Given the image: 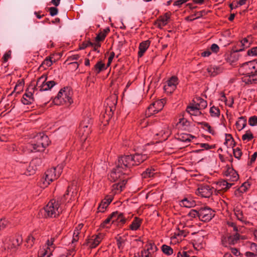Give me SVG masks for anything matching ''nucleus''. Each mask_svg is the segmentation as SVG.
I'll use <instances>...</instances> for the list:
<instances>
[{
    "label": "nucleus",
    "mask_w": 257,
    "mask_h": 257,
    "mask_svg": "<svg viewBox=\"0 0 257 257\" xmlns=\"http://www.w3.org/2000/svg\"><path fill=\"white\" fill-rule=\"evenodd\" d=\"M68 193L69 190H67L66 193L63 195L59 201H58L56 202L55 201H50L44 208L40 210L42 216L45 217H55L58 215L61 212V209L59 208L60 205L64 202L66 195H68Z\"/></svg>",
    "instance_id": "f257e3e1"
},
{
    "label": "nucleus",
    "mask_w": 257,
    "mask_h": 257,
    "mask_svg": "<svg viewBox=\"0 0 257 257\" xmlns=\"http://www.w3.org/2000/svg\"><path fill=\"white\" fill-rule=\"evenodd\" d=\"M132 162V155L121 156L118 158L116 168L114 169L110 175L111 180L116 181L120 177V173L126 168L134 166Z\"/></svg>",
    "instance_id": "f03ea898"
},
{
    "label": "nucleus",
    "mask_w": 257,
    "mask_h": 257,
    "mask_svg": "<svg viewBox=\"0 0 257 257\" xmlns=\"http://www.w3.org/2000/svg\"><path fill=\"white\" fill-rule=\"evenodd\" d=\"M49 145V139L43 133L36 135L28 146L30 152H39L44 150Z\"/></svg>",
    "instance_id": "7ed1b4c3"
},
{
    "label": "nucleus",
    "mask_w": 257,
    "mask_h": 257,
    "mask_svg": "<svg viewBox=\"0 0 257 257\" xmlns=\"http://www.w3.org/2000/svg\"><path fill=\"white\" fill-rule=\"evenodd\" d=\"M53 102L56 105H61L63 103L71 104L72 102L71 94L68 87L62 88L58 92L57 96L53 99Z\"/></svg>",
    "instance_id": "20e7f679"
},
{
    "label": "nucleus",
    "mask_w": 257,
    "mask_h": 257,
    "mask_svg": "<svg viewBox=\"0 0 257 257\" xmlns=\"http://www.w3.org/2000/svg\"><path fill=\"white\" fill-rule=\"evenodd\" d=\"M62 166L58 165L55 168H53L48 170L46 173L45 176L42 180L43 187L47 186L50 182L53 181L54 180L57 179L60 175L62 170ZM41 187H43L42 186Z\"/></svg>",
    "instance_id": "39448f33"
},
{
    "label": "nucleus",
    "mask_w": 257,
    "mask_h": 257,
    "mask_svg": "<svg viewBox=\"0 0 257 257\" xmlns=\"http://www.w3.org/2000/svg\"><path fill=\"white\" fill-rule=\"evenodd\" d=\"M47 79L46 75H42L38 78L34 88L35 89H39L40 91H47L51 89L56 84V83L53 80L47 81Z\"/></svg>",
    "instance_id": "423d86ee"
},
{
    "label": "nucleus",
    "mask_w": 257,
    "mask_h": 257,
    "mask_svg": "<svg viewBox=\"0 0 257 257\" xmlns=\"http://www.w3.org/2000/svg\"><path fill=\"white\" fill-rule=\"evenodd\" d=\"M214 215V211L209 207L201 208L199 210V218L202 221H209Z\"/></svg>",
    "instance_id": "0eeeda50"
},
{
    "label": "nucleus",
    "mask_w": 257,
    "mask_h": 257,
    "mask_svg": "<svg viewBox=\"0 0 257 257\" xmlns=\"http://www.w3.org/2000/svg\"><path fill=\"white\" fill-rule=\"evenodd\" d=\"M165 102L166 100L164 99H162L152 103L148 108L149 116L161 111L163 109Z\"/></svg>",
    "instance_id": "6e6552de"
},
{
    "label": "nucleus",
    "mask_w": 257,
    "mask_h": 257,
    "mask_svg": "<svg viewBox=\"0 0 257 257\" xmlns=\"http://www.w3.org/2000/svg\"><path fill=\"white\" fill-rule=\"evenodd\" d=\"M22 239L21 237H18L15 239L10 238L8 241L4 242L5 247L7 248L12 252L15 251L18 247L21 244Z\"/></svg>",
    "instance_id": "1a4fd4ad"
},
{
    "label": "nucleus",
    "mask_w": 257,
    "mask_h": 257,
    "mask_svg": "<svg viewBox=\"0 0 257 257\" xmlns=\"http://www.w3.org/2000/svg\"><path fill=\"white\" fill-rule=\"evenodd\" d=\"M111 217L113 218V222L117 225H122L126 222V218L124 217L123 214L118 211L111 213Z\"/></svg>",
    "instance_id": "9d476101"
},
{
    "label": "nucleus",
    "mask_w": 257,
    "mask_h": 257,
    "mask_svg": "<svg viewBox=\"0 0 257 257\" xmlns=\"http://www.w3.org/2000/svg\"><path fill=\"white\" fill-rule=\"evenodd\" d=\"M89 121L90 119L87 118L85 119L83 122H81L80 124L81 132L82 133V135L81 138V141H85L89 133V128H88V125H87V123H89Z\"/></svg>",
    "instance_id": "9b49d317"
},
{
    "label": "nucleus",
    "mask_w": 257,
    "mask_h": 257,
    "mask_svg": "<svg viewBox=\"0 0 257 257\" xmlns=\"http://www.w3.org/2000/svg\"><path fill=\"white\" fill-rule=\"evenodd\" d=\"M197 193L205 197H209L212 193V188L208 185H202L197 189Z\"/></svg>",
    "instance_id": "f8f14e48"
},
{
    "label": "nucleus",
    "mask_w": 257,
    "mask_h": 257,
    "mask_svg": "<svg viewBox=\"0 0 257 257\" xmlns=\"http://www.w3.org/2000/svg\"><path fill=\"white\" fill-rule=\"evenodd\" d=\"M224 174L229 178L228 180L231 181H235L238 179V175L237 172L231 168H228Z\"/></svg>",
    "instance_id": "ddd939ff"
},
{
    "label": "nucleus",
    "mask_w": 257,
    "mask_h": 257,
    "mask_svg": "<svg viewBox=\"0 0 257 257\" xmlns=\"http://www.w3.org/2000/svg\"><path fill=\"white\" fill-rule=\"evenodd\" d=\"M102 238V236L100 235L92 236L91 238L89 239L88 245L91 248H95L101 242Z\"/></svg>",
    "instance_id": "4468645a"
},
{
    "label": "nucleus",
    "mask_w": 257,
    "mask_h": 257,
    "mask_svg": "<svg viewBox=\"0 0 257 257\" xmlns=\"http://www.w3.org/2000/svg\"><path fill=\"white\" fill-rule=\"evenodd\" d=\"M132 162L135 164V165H138L144 162L147 159V156L145 155L135 154L134 155H132Z\"/></svg>",
    "instance_id": "2eb2a0df"
},
{
    "label": "nucleus",
    "mask_w": 257,
    "mask_h": 257,
    "mask_svg": "<svg viewBox=\"0 0 257 257\" xmlns=\"http://www.w3.org/2000/svg\"><path fill=\"white\" fill-rule=\"evenodd\" d=\"M207 70L209 74L212 76H215L222 71L220 67L215 65L210 66Z\"/></svg>",
    "instance_id": "dca6fc26"
},
{
    "label": "nucleus",
    "mask_w": 257,
    "mask_h": 257,
    "mask_svg": "<svg viewBox=\"0 0 257 257\" xmlns=\"http://www.w3.org/2000/svg\"><path fill=\"white\" fill-rule=\"evenodd\" d=\"M150 43L147 41L141 43L139 46L138 56L141 57L149 47Z\"/></svg>",
    "instance_id": "f3484780"
},
{
    "label": "nucleus",
    "mask_w": 257,
    "mask_h": 257,
    "mask_svg": "<svg viewBox=\"0 0 257 257\" xmlns=\"http://www.w3.org/2000/svg\"><path fill=\"white\" fill-rule=\"evenodd\" d=\"M246 125V119L244 116H241L236 122V126L239 131L244 128Z\"/></svg>",
    "instance_id": "a211bd4d"
},
{
    "label": "nucleus",
    "mask_w": 257,
    "mask_h": 257,
    "mask_svg": "<svg viewBox=\"0 0 257 257\" xmlns=\"http://www.w3.org/2000/svg\"><path fill=\"white\" fill-rule=\"evenodd\" d=\"M83 226V224L81 223L77 225V226L75 228L74 233H73V239L72 241V243H73L75 242H77L79 238V234L80 233V231L82 228Z\"/></svg>",
    "instance_id": "6ab92c4d"
},
{
    "label": "nucleus",
    "mask_w": 257,
    "mask_h": 257,
    "mask_svg": "<svg viewBox=\"0 0 257 257\" xmlns=\"http://www.w3.org/2000/svg\"><path fill=\"white\" fill-rule=\"evenodd\" d=\"M155 170L153 168H148L142 173V177L144 178L153 177L157 174V172H155Z\"/></svg>",
    "instance_id": "aec40b11"
},
{
    "label": "nucleus",
    "mask_w": 257,
    "mask_h": 257,
    "mask_svg": "<svg viewBox=\"0 0 257 257\" xmlns=\"http://www.w3.org/2000/svg\"><path fill=\"white\" fill-rule=\"evenodd\" d=\"M142 220L138 217H135L132 224L130 225V228L132 230H137L140 226Z\"/></svg>",
    "instance_id": "412c9836"
},
{
    "label": "nucleus",
    "mask_w": 257,
    "mask_h": 257,
    "mask_svg": "<svg viewBox=\"0 0 257 257\" xmlns=\"http://www.w3.org/2000/svg\"><path fill=\"white\" fill-rule=\"evenodd\" d=\"M178 83V78L176 76H173L169 80L167 81L166 85L169 87H173V88H176V86Z\"/></svg>",
    "instance_id": "4be33fe9"
},
{
    "label": "nucleus",
    "mask_w": 257,
    "mask_h": 257,
    "mask_svg": "<svg viewBox=\"0 0 257 257\" xmlns=\"http://www.w3.org/2000/svg\"><path fill=\"white\" fill-rule=\"evenodd\" d=\"M239 238V234L238 233H236L233 235H229V236H228L227 241H228L230 244L234 245L237 242Z\"/></svg>",
    "instance_id": "5701e85b"
},
{
    "label": "nucleus",
    "mask_w": 257,
    "mask_h": 257,
    "mask_svg": "<svg viewBox=\"0 0 257 257\" xmlns=\"http://www.w3.org/2000/svg\"><path fill=\"white\" fill-rule=\"evenodd\" d=\"M170 19V15L168 13L165 14L163 17H161L159 20V27L166 26L168 23V20Z\"/></svg>",
    "instance_id": "b1692460"
},
{
    "label": "nucleus",
    "mask_w": 257,
    "mask_h": 257,
    "mask_svg": "<svg viewBox=\"0 0 257 257\" xmlns=\"http://www.w3.org/2000/svg\"><path fill=\"white\" fill-rule=\"evenodd\" d=\"M186 111L191 115L195 116L199 115L201 114V112L199 111V108L196 106H188Z\"/></svg>",
    "instance_id": "393cba45"
},
{
    "label": "nucleus",
    "mask_w": 257,
    "mask_h": 257,
    "mask_svg": "<svg viewBox=\"0 0 257 257\" xmlns=\"http://www.w3.org/2000/svg\"><path fill=\"white\" fill-rule=\"evenodd\" d=\"M194 138V137L187 134H181L178 138V140L183 142H190L191 139Z\"/></svg>",
    "instance_id": "a878e982"
},
{
    "label": "nucleus",
    "mask_w": 257,
    "mask_h": 257,
    "mask_svg": "<svg viewBox=\"0 0 257 257\" xmlns=\"http://www.w3.org/2000/svg\"><path fill=\"white\" fill-rule=\"evenodd\" d=\"M182 205L185 207L191 208L195 205V202L192 200H189L187 198L183 199L182 202Z\"/></svg>",
    "instance_id": "bb28decb"
},
{
    "label": "nucleus",
    "mask_w": 257,
    "mask_h": 257,
    "mask_svg": "<svg viewBox=\"0 0 257 257\" xmlns=\"http://www.w3.org/2000/svg\"><path fill=\"white\" fill-rule=\"evenodd\" d=\"M256 76V74L255 72H251L247 73L246 76L244 78V81L246 83H253V81H252V78Z\"/></svg>",
    "instance_id": "cd10ccee"
},
{
    "label": "nucleus",
    "mask_w": 257,
    "mask_h": 257,
    "mask_svg": "<svg viewBox=\"0 0 257 257\" xmlns=\"http://www.w3.org/2000/svg\"><path fill=\"white\" fill-rule=\"evenodd\" d=\"M111 223H113L111 214L101 223V226L108 228Z\"/></svg>",
    "instance_id": "c85d7f7f"
},
{
    "label": "nucleus",
    "mask_w": 257,
    "mask_h": 257,
    "mask_svg": "<svg viewBox=\"0 0 257 257\" xmlns=\"http://www.w3.org/2000/svg\"><path fill=\"white\" fill-rule=\"evenodd\" d=\"M161 248H162V251L164 253H165L168 255L172 254L173 252V249L170 246H169L168 245L164 244L162 246Z\"/></svg>",
    "instance_id": "c756f323"
},
{
    "label": "nucleus",
    "mask_w": 257,
    "mask_h": 257,
    "mask_svg": "<svg viewBox=\"0 0 257 257\" xmlns=\"http://www.w3.org/2000/svg\"><path fill=\"white\" fill-rule=\"evenodd\" d=\"M219 184L222 187V189L225 191L233 185V183H229L227 181L223 180L221 181Z\"/></svg>",
    "instance_id": "7c9ffc66"
},
{
    "label": "nucleus",
    "mask_w": 257,
    "mask_h": 257,
    "mask_svg": "<svg viewBox=\"0 0 257 257\" xmlns=\"http://www.w3.org/2000/svg\"><path fill=\"white\" fill-rule=\"evenodd\" d=\"M41 163L42 161L40 159L35 158L30 162V165L32 168L35 167L37 169V166H40Z\"/></svg>",
    "instance_id": "2f4dec72"
},
{
    "label": "nucleus",
    "mask_w": 257,
    "mask_h": 257,
    "mask_svg": "<svg viewBox=\"0 0 257 257\" xmlns=\"http://www.w3.org/2000/svg\"><path fill=\"white\" fill-rule=\"evenodd\" d=\"M104 67V64L101 62H97L95 66L94 70L96 71L97 73H99Z\"/></svg>",
    "instance_id": "473e14b6"
},
{
    "label": "nucleus",
    "mask_w": 257,
    "mask_h": 257,
    "mask_svg": "<svg viewBox=\"0 0 257 257\" xmlns=\"http://www.w3.org/2000/svg\"><path fill=\"white\" fill-rule=\"evenodd\" d=\"M9 221L6 218H2L0 219V230L6 228L8 226Z\"/></svg>",
    "instance_id": "72a5a7b5"
},
{
    "label": "nucleus",
    "mask_w": 257,
    "mask_h": 257,
    "mask_svg": "<svg viewBox=\"0 0 257 257\" xmlns=\"http://www.w3.org/2000/svg\"><path fill=\"white\" fill-rule=\"evenodd\" d=\"M210 112L212 116H218L220 114V110L218 108L213 106L210 108Z\"/></svg>",
    "instance_id": "f704fd0d"
},
{
    "label": "nucleus",
    "mask_w": 257,
    "mask_h": 257,
    "mask_svg": "<svg viewBox=\"0 0 257 257\" xmlns=\"http://www.w3.org/2000/svg\"><path fill=\"white\" fill-rule=\"evenodd\" d=\"M253 136L250 131H246V133L242 136V139L243 141L247 140L249 141L253 139Z\"/></svg>",
    "instance_id": "c9c22d12"
},
{
    "label": "nucleus",
    "mask_w": 257,
    "mask_h": 257,
    "mask_svg": "<svg viewBox=\"0 0 257 257\" xmlns=\"http://www.w3.org/2000/svg\"><path fill=\"white\" fill-rule=\"evenodd\" d=\"M249 183L247 182H245L240 187L239 190L241 193L245 192L249 187Z\"/></svg>",
    "instance_id": "e433bc0d"
},
{
    "label": "nucleus",
    "mask_w": 257,
    "mask_h": 257,
    "mask_svg": "<svg viewBox=\"0 0 257 257\" xmlns=\"http://www.w3.org/2000/svg\"><path fill=\"white\" fill-rule=\"evenodd\" d=\"M249 125L254 126L257 124V116H252L249 117L248 120Z\"/></svg>",
    "instance_id": "4c0bfd02"
},
{
    "label": "nucleus",
    "mask_w": 257,
    "mask_h": 257,
    "mask_svg": "<svg viewBox=\"0 0 257 257\" xmlns=\"http://www.w3.org/2000/svg\"><path fill=\"white\" fill-rule=\"evenodd\" d=\"M234 156L237 158L239 159L242 155V152L239 148H237L233 150Z\"/></svg>",
    "instance_id": "58836bf2"
},
{
    "label": "nucleus",
    "mask_w": 257,
    "mask_h": 257,
    "mask_svg": "<svg viewBox=\"0 0 257 257\" xmlns=\"http://www.w3.org/2000/svg\"><path fill=\"white\" fill-rule=\"evenodd\" d=\"M108 205L105 202V201L103 200L101 202V203L100 204L98 209L99 210V212H103L104 211V209H105Z\"/></svg>",
    "instance_id": "ea45409f"
},
{
    "label": "nucleus",
    "mask_w": 257,
    "mask_h": 257,
    "mask_svg": "<svg viewBox=\"0 0 257 257\" xmlns=\"http://www.w3.org/2000/svg\"><path fill=\"white\" fill-rule=\"evenodd\" d=\"M188 216L192 218H195L196 216L199 217V211H197L194 209L191 210L188 213Z\"/></svg>",
    "instance_id": "a19ab883"
},
{
    "label": "nucleus",
    "mask_w": 257,
    "mask_h": 257,
    "mask_svg": "<svg viewBox=\"0 0 257 257\" xmlns=\"http://www.w3.org/2000/svg\"><path fill=\"white\" fill-rule=\"evenodd\" d=\"M106 37V34L102 32L99 33L96 37V40L97 41H103Z\"/></svg>",
    "instance_id": "79ce46f5"
},
{
    "label": "nucleus",
    "mask_w": 257,
    "mask_h": 257,
    "mask_svg": "<svg viewBox=\"0 0 257 257\" xmlns=\"http://www.w3.org/2000/svg\"><path fill=\"white\" fill-rule=\"evenodd\" d=\"M35 240V238L31 236V235H29L27 239V243L28 244V246H32L33 243H34V240Z\"/></svg>",
    "instance_id": "37998d69"
},
{
    "label": "nucleus",
    "mask_w": 257,
    "mask_h": 257,
    "mask_svg": "<svg viewBox=\"0 0 257 257\" xmlns=\"http://www.w3.org/2000/svg\"><path fill=\"white\" fill-rule=\"evenodd\" d=\"M147 250L152 253L156 251L157 250V247L155 244L150 243L148 246Z\"/></svg>",
    "instance_id": "c03bdc74"
},
{
    "label": "nucleus",
    "mask_w": 257,
    "mask_h": 257,
    "mask_svg": "<svg viewBox=\"0 0 257 257\" xmlns=\"http://www.w3.org/2000/svg\"><path fill=\"white\" fill-rule=\"evenodd\" d=\"M53 62L51 58L47 57L43 61L42 65H46L47 67H49L52 65Z\"/></svg>",
    "instance_id": "a18cd8bd"
},
{
    "label": "nucleus",
    "mask_w": 257,
    "mask_h": 257,
    "mask_svg": "<svg viewBox=\"0 0 257 257\" xmlns=\"http://www.w3.org/2000/svg\"><path fill=\"white\" fill-rule=\"evenodd\" d=\"M49 10L50 13V15L52 16H54L58 14V10L55 7H51L49 8Z\"/></svg>",
    "instance_id": "49530a36"
},
{
    "label": "nucleus",
    "mask_w": 257,
    "mask_h": 257,
    "mask_svg": "<svg viewBox=\"0 0 257 257\" xmlns=\"http://www.w3.org/2000/svg\"><path fill=\"white\" fill-rule=\"evenodd\" d=\"M248 64H253V66H252V69H254L255 70V72L256 73H257V60L254 61H250V62H245V63L242 64V66L247 65Z\"/></svg>",
    "instance_id": "de8ad7c7"
},
{
    "label": "nucleus",
    "mask_w": 257,
    "mask_h": 257,
    "mask_svg": "<svg viewBox=\"0 0 257 257\" xmlns=\"http://www.w3.org/2000/svg\"><path fill=\"white\" fill-rule=\"evenodd\" d=\"M248 55H257V47L252 48L247 52Z\"/></svg>",
    "instance_id": "09e8293b"
},
{
    "label": "nucleus",
    "mask_w": 257,
    "mask_h": 257,
    "mask_svg": "<svg viewBox=\"0 0 257 257\" xmlns=\"http://www.w3.org/2000/svg\"><path fill=\"white\" fill-rule=\"evenodd\" d=\"M176 88H173V87H171L170 86L168 88V85H165L164 86V89L165 91L169 94H171Z\"/></svg>",
    "instance_id": "8fccbe9b"
},
{
    "label": "nucleus",
    "mask_w": 257,
    "mask_h": 257,
    "mask_svg": "<svg viewBox=\"0 0 257 257\" xmlns=\"http://www.w3.org/2000/svg\"><path fill=\"white\" fill-rule=\"evenodd\" d=\"M210 49L212 52L216 53L219 51V48L217 44H213L211 45Z\"/></svg>",
    "instance_id": "3c124183"
},
{
    "label": "nucleus",
    "mask_w": 257,
    "mask_h": 257,
    "mask_svg": "<svg viewBox=\"0 0 257 257\" xmlns=\"http://www.w3.org/2000/svg\"><path fill=\"white\" fill-rule=\"evenodd\" d=\"M241 44L244 47H247L249 46L250 42H249V40L247 38H245L242 40Z\"/></svg>",
    "instance_id": "603ef678"
},
{
    "label": "nucleus",
    "mask_w": 257,
    "mask_h": 257,
    "mask_svg": "<svg viewBox=\"0 0 257 257\" xmlns=\"http://www.w3.org/2000/svg\"><path fill=\"white\" fill-rule=\"evenodd\" d=\"M207 105V102L203 99H200V101L199 104V106L203 108H205Z\"/></svg>",
    "instance_id": "864d4df0"
},
{
    "label": "nucleus",
    "mask_w": 257,
    "mask_h": 257,
    "mask_svg": "<svg viewBox=\"0 0 257 257\" xmlns=\"http://www.w3.org/2000/svg\"><path fill=\"white\" fill-rule=\"evenodd\" d=\"M32 100V98H29V99H27L25 97H23L22 99V102L25 105H28L31 103V100Z\"/></svg>",
    "instance_id": "5fc2aeb1"
},
{
    "label": "nucleus",
    "mask_w": 257,
    "mask_h": 257,
    "mask_svg": "<svg viewBox=\"0 0 257 257\" xmlns=\"http://www.w3.org/2000/svg\"><path fill=\"white\" fill-rule=\"evenodd\" d=\"M189 123V121H188L187 120H184V118H182L179 119V121L178 122V124H182L183 126H184L188 125Z\"/></svg>",
    "instance_id": "6e6d98bb"
},
{
    "label": "nucleus",
    "mask_w": 257,
    "mask_h": 257,
    "mask_svg": "<svg viewBox=\"0 0 257 257\" xmlns=\"http://www.w3.org/2000/svg\"><path fill=\"white\" fill-rule=\"evenodd\" d=\"M230 140H232L233 141V139L232 137V135L230 134H225V144L227 143V142L230 141Z\"/></svg>",
    "instance_id": "4d7b16f0"
},
{
    "label": "nucleus",
    "mask_w": 257,
    "mask_h": 257,
    "mask_svg": "<svg viewBox=\"0 0 257 257\" xmlns=\"http://www.w3.org/2000/svg\"><path fill=\"white\" fill-rule=\"evenodd\" d=\"M200 146L202 148H204L206 150H208V149H212V148H214V147L213 146H209V144H205V143L201 144Z\"/></svg>",
    "instance_id": "13d9d810"
},
{
    "label": "nucleus",
    "mask_w": 257,
    "mask_h": 257,
    "mask_svg": "<svg viewBox=\"0 0 257 257\" xmlns=\"http://www.w3.org/2000/svg\"><path fill=\"white\" fill-rule=\"evenodd\" d=\"M211 53L209 50L205 51L201 53L202 56L208 57L211 55Z\"/></svg>",
    "instance_id": "bf43d9fd"
},
{
    "label": "nucleus",
    "mask_w": 257,
    "mask_h": 257,
    "mask_svg": "<svg viewBox=\"0 0 257 257\" xmlns=\"http://www.w3.org/2000/svg\"><path fill=\"white\" fill-rule=\"evenodd\" d=\"M198 124L203 125V128H209L210 125L206 122H198Z\"/></svg>",
    "instance_id": "052dcab7"
},
{
    "label": "nucleus",
    "mask_w": 257,
    "mask_h": 257,
    "mask_svg": "<svg viewBox=\"0 0 257 257\" xmlns=\"http://www.w3.org/2000/svg\"><path fill=\"white\" fill-rule=\"evenodd\" d=\"M143 256H144L145 257H150V255H151V252H149L147 249L144 250L143 253Z\"/></svg>",
    "instance_id": "680f3d73"
},
{
    "label": "nucleus",
    "mask_w": 257,
    "mask_h": 257,
    "mask_svg": "<svg viewBox=\"0 0 257 257\" xmlns=\"http://www.w3.org/2000/svg\"><path fill=\"white\" fill-rule=\"evenodd\" d=\"M257 157V153L255 152L253 153V154L252 155L251 159H250V163H252L254 162L256 158Z\"/></svg>",
    "instance_id": "e2e57ef3"
},
{
    "label": "nucleus",
    "mask_w": 257,
    "mask_h": 257,
    "mask_svg": "<svg viewBox=\"0 0 257 257\" xmlns=\"http://www.w3.org/2000/svg\"><path fill=\"white\" fill-rule=\"evenodd\" d=\"M80 57L79 55H74L69 57L70 60H76Z\"/></svg>",
    "instance_id": "0e129e2a"
},
{
    "label": "nucleus",
    "mask_w": 257,
    "mask_h": 257,
    "mask_svg": "<svg viewBox=\"0 0 257 257\" xmlns=\"http://www.w3.org/2000/svg\"><path fill=\"white\" fill-rule=\"evenodd\" d=\"M36 168L35 167L32 168L31 165L30 164L29 167L28 168V171L31 173V174H33L35 171V170Z\"/></svg>",
    "instance_id": "69168bd1"
},
{
    "label": "nucleus",
    "mask_w": 257,
    "mask_h": 257,
    "mask_svg": "<svg viewBox=\"0 0 257 257\" xmlns=\"http://www.w3.org/2000/svg\"><path fill=\"white\" fill-rule=\"evenodd\" d=\"M114 57V53L111 52L110 53V56L109 57V58H108V64H109L111 63V62L112 60V59H113Z\"/></svg>",
    "instance_id": "338daca9"
},
{
    "label": "nucleus",
    "mask_w": 257,
    "mask_h": 257,
    "mask_svg": "<svg viewBox=\"0 0 257 257\" xmlns=\"http://www.w3.org/2000/svg\"><path fill=\"white\" fill-rule=\"evenodd\" d=\"M183 4L182 0H178L174 3V5L180 7Z\"/></svg>",
    "instance_id": "774afa93"
}]
</instances>
